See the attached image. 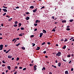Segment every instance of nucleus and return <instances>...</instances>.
<instances>
[{
	"mask_svg": "<svg viewBox=\"0 0 74 74\" xmlns=\"http://www.w3.org/2000/svg\"><path fill=\"white\" fill-rule=\"evenodd\" d=\"M62 55V53H61V52H58V53H57L56 55V56H61V55Z\"/></svg>",
	"mask_w": 74,
	"mask_h": 74,
	"instance_id": "obj_1",
	"label": "nucleus"
},
{
	"mask_svg": "<svg viewBox=\"0 0 74 74\" xmlns=\"http://www.w3.org/2000/svg\"><path fill=\"white\" fill-rule=\"evenodd\" d=\"M0 50H2L3 48V45H0Z\"/></svg>",
	"mask_w": 74,
	"mask_h": 74,
	"instance_id": "obj_2",
	"label": "nucleus"
},
{
	"mask_svg": "<svg viewBox=\"0 0 74 74\" xmlns=\"http://www.w3.org/2000/svg\"><path fill=\"white\" fill-rule=\"evenodd\" d=\"M36 67H37V65H35L34 66V71H36L37 70V68Z\"/></svg>",
	"mask_w": 74,
	"mask_h": 74,
	"instance_id": "obj_3",
	"label": "nucleus"
},
{
	"mask_svg": "<svg viewBox=\"0 0 74 74\" xmlns=\"http://www.w3.org/2000/svg\"><path fill=\"white\" fill-rule=\"evenodd\" d=\"M2 10L4 12H7V10L5 9H3Z\"/></svg>",
	"mask_w": 74,
	"mask_h": 74,
	"instance_id": "obj_4",
	"label": "nucleus"
},
{
	"mask_svg": "<svg viewBox=\"0 0 74 74\" xmlns=\"http://www.w3.org/2000/svg\"><path fill=\"white\" fill-rule=\"evenodd\" d=\"M40 38H41V37H42V35H43V33H40Z\"/></svg>",
	"mask_w": 74,
	"mask_h": 74,
	"instance_id": "obj_5",
	"label": "nucleus"
},
{
	"mask_svg": "<svg viewBox=\"0 0 74 74\" xmlns=\"http://www.w3.org/2000/svg\"><path fill=\"white\" fill-rule=\"evenodd\" d=\"M22 25V24L21 23H19L18 24V27H21Z\"/></svg>",
	"mask_w": 74,
	"mask_h": 74,
	"instance_id": "obj_6",
	"label": "nucleus"
},
{
	"mask_svg": "<svg viewBox=\"0 0 74 74\" xmlns=\"http://www.w3.org/2000/svg\"><path fill=\"white\" fill-rule=\"evenodd\" d=\"M12 57V56L9 55L8 56V58H9V59H11Z\"/></svg>",
	"mask_w": 74,
	"mask_h": 74,
	"instance_id": "obj_7",
	"label": "nucleus"
},
{
	"mask_svg": "<svg viewBox=\"0 0 74 74\" xmlns=\"http://www.w3.org/2000/svg\"><path fill=\"white\" fill-rule=\"evenodd\" d=\"M37 8H36L35 10H33V12H36L37 11Z\"/></svg>",
	"mask_w": 74,
	"mask_h": 74,
	"instance_id": "obj_8",
	"label": "nucleus"
},
{
	"mask_svg": "<svg viewBox=\"0 0 74 74\" xmlns=\"http://www.w3.org/2000/svg\"><path fill=\"white\" fill-rule=\"evenodd\" d=\"M61 66V63L60 62H59L58 63V67H60Z\"/></svg>",
	"mask_w": 74,
	"mask_h": 74,
	"instance_id": "obj_9",
	"label": "nucleus"
},
{
	"mask_svg": "<svg viewBox=\"0 0 74 74\" xmlns=\"http://www.w3.org/2000/svg\"><path fill=\"white\" fill-rule=\"evenodd\" d=\"M29 19H30V17H27L25 18V19H26L27 21L29 20Z\"/></svg>",
	"mask_w": 74,
	"mask_h": 74,
	"instance_id": "obj_10",
	"label": "nucleus"
},
{
	"mask_svg": "<svg viewBox=\"0 0 74 74\" xmlns=\"http://www.w3.org/2000/svg\"><path fill=\"white\" fill-rule=\"evenodd\" d=\"M43 33H47V31H45V30H43Z\"/></svg>",
	"mask_w": 74,
	"mask_h": 74,
	"instance_id": "obj_11",
	"label": "nucleus"
},
{
	"mask_svg": "<svg viewBox=\"0 0 74 74\" xmlns=\"http://www.w3.org/2000/svg\"><path fill=\"white\" fill-rule=\"evenodd\" d=\"M65 74H69V73H68V71H66L65 72Z\"/></svg>",
	"mask_w": 74,
	"mask_h": 74,
	"instance_id": "obj_12",
	"label": "nucleus"
},
{
	"mask_svg": "<svg viewBox=\"0 0 74 74\" xmlns=\"http://www.w3.org/2000/svg\"><path fill=\"white\" fill-rule=\"evenodd\" d=\"M66 46L64 45V46L63 47H62V49H66Z\"/></svg>",
	"mask_w": 74,
	"mask_h": 74,
	"instance_id": "obj_13",
	"label": "nucleus"
},
{
	"mask_svg": "<svg viewBox=\"0 0 74 74\" xmlns=\"http://www.w3.org/2000/svg\"><path fill=\"white\" fill-rule=\"evenodd\" d=\"M40 49V47H37V49H36V50H38Z\"/></svg>",
	"mask_w": 74,
	"mask_h": 74,
	"instance_id": "obj_14",
	"label": "nucleus"
},
{
	"mask_svg": "<svg viewBox=\"0 0 74 74\" xmlns=\"http://www.w3.org/2000/svg\"><path fill=\"white\" fill-rule=\"evenodd\" d=\"M8 68L9 70H11V66H8Z\"/></svg>",
	"mask_w": 74,
	"mask_h": 74,
	"instance_id": "obj_15",
	"label": "nucleus"
},
{
	"mask_svg": "<svg viewBox=\"0 0 74 74\" xmlns=\"http://www.w3.org/2000/svg\"><path fill=\"white\" fill-rule=\"evenodd\" d=\"M30 8L33 9V8H34V6H31L30 7Z\"/></svg>",
	"mask_w": 74,
	"mask_h": 74,
	"instance_id": "obj_16",
	"label": "nucleus"
},
{
	"mask_svg": "<svg viewBox=\"0 0 74 74\" xmlns=\"http://www.w3.org/2000/svg\"><path fill=\"white\" fill-rule=\"evenodd\" d=\"M62 23H65V22H66V20H63L62 21Z\"/></svg>",
	"mask_w": 74,
	"mask_h": 74,
	"instance_id": "obj_17",
	"label": "nucleus"
},
{
	"mask_svg": "<svg viewBox=\"0 0 74 74\" xmlns=\"http://www.w3.org/2000/svg\"><path fill=\"white\" fill-rule=\"evenodd\" d=\"M38 23V20H36V21L35 23Z\"/></svg>",
	"mask_w": 74,
	"mask_h": 74,
	"instance_id": "obj_18",
	"label": "nucleus"
},
{
	"mask_svg": "<svg viewBox=\"0 0 74 74\" xmlns=\"http://www.w3.org/2000/svg\"><path fill=\"white\" fill-rule=\"evenodd\" d=\"M12 19V18H9V19H8V21H11V20Z\"/></svg>",
	"mask_w": 74,
	"mask_h": 74,
	"instance_id": "obj_19",
	"label": "nucleus"
},
{
	"mask_svg": "<svg viewBox=\"0 0 74 74\" xmlns=\"http://www.w3.org/2000/svg\"><path fill=\"white\" fill-rule=\"evenodd\" d=\"M21 49L23 50H25V47H21Z\"/></svg>",
	"mask_w": 74,
	"mask_h": 74,
	"instance_id": "obj_20",
	"label": "nucleus"
},
{
	"mask_svg": "<svg viewBox=\"0 0 74 74\" xmlns=\"http://www.w3.org/2000/svg\"><path fill=\"white\" fill-rule=\"evenodd\" d=\"M73 21H74V20L71 19L69 20V22H73Z\"/></svg>",
	"mask_w": 74,
	"mask_h": 74,
	"instance_id": "obj_21",
	"label": "nucleus"
},
{
	"mask_svg": "<svg viewBox=\"0 0 74 74\" xmlns=\"http://www.w3.org/2000/svg\"><path fill=\"white\" fill-rule=\"evenodd\" d=\"M42 71L44 70H45V67H43V68H42Z\"/></svg>",
	"mask_w": 74,
	"mask_h": 74,
	"instance_id": "obj_22",
	"label": "nucleus"
},
{
	"mask_svg": "<svg viewBox=\"0 0 74 74\" xmlns=\"http://www.w3.org/2000/svg\"><path fill=\"white\" fill-rule=\"evenodd\" d=\"M66 30L68 31L70 30V28H67L66 29Z\"/></svg>",
	"mask_w": 74,
	"mask_h": 74,
	"instance_id": "obj_23",
	"label": "nucleus"
},
{
	"mask_svg": "<svg viewBox=\"0 0 74 74\" xmlns=\"http://www.w3.org/2000/svg\"><path fill=\"white\" fill-rule=\"evenodd\" d=\"M3 8H6V9H7V8H8V7H5L4 6H3Z\"/></svg>",
	"mask_w": 74,
	"mask_h": 74,
	"instance_id": "obj_24",
	"label": "nucleus"
},
{
	"mask_svg": "<svg viewBox=\"0 0 74 74\" xmlns=\"http://www.w3.org/2000/svg\"><path fill=\"white\" fill-rule=\"evenodd\" d=\"M20 44H21L18 43V44L16 45V47H18L19 46V45H20Z\"/></svg>",
	"mask_w": 74,
	"mask_h": 74,
	"instance_id": "obj_25",
	"label": "nucleus"
},
{
	"mask_svg": "<svg viewBox=\"0 0 74 74\" xmlns=\"http://www.w3.org/2000/svg\"><path fill=\"white\" fill-rule=\"evenodd\" d=\"M14 23L15 24V25H16V24H18V21H16L14 22Z\"/></svg>",
	"mask_w": 74,
	"mask_h": 74,
	"instance_id": "obj_26",
	"label": "nucleus"
},
{
	"mask_svg": "<svg viewBox=\"0 0 74 74\" xmlns=\"http://www.w3.org/2000/svg\"><path fill=\"white\" fill-rule=\"evenodd\" d=\"M18 36H23V35L22 34H21L18 35Z\"/></svg>",
	"mask_w": 74,
	"mask_h": 74,
	"instance_id": "obj_27",
	"label": "nucleus"
},
{
	"mask_svg": "<svg viewBox=\"0 0 74 74\" xmlns=\"http://www.w3.org/2000/svg\"><path fill=\"white\" fill-rule=\"evenodd\" d=\"M37 25H38V24L37 23H35L34 24V26H37Z\"/></svg>",
	"mask_w": 74,
	"mask_h": 74,
	"instance_id": "obj_28",
	"label": "nucleus"
},
{
	"mask_svg": "<svg viewBox=\"0 0 74 74\" xmlns=\"http://www.w3.org/2000/svg\"><path fill=\"white\" fill-rule=\"evenodd\" d=\"M45 44V42H43L42 44V45H44V44Z\"/></svg>",
	"mask_w": 74,
	"mask_h": 74,
	"instance_id": "obj_29",
	"label": "nucleus"
},
{
	"mask_svg": "<svg viewBox=\"0 0 74 74\" xmlns=\"http://www.w3.org/2000/svg\"><path fill=\"white\" fill-rule=\"evenodd\" d=\"M34 35H32L31 36H30L31 38L34 37Z\"/></svg>",
	"mask_w": 74,
	"mask_h": 74,
	"instance_id": "obj_30",
	"label": "nucleus"
},
{
	"mask_svg": "<svg viewBox=\"0 0 74 74\" xmlns=\"http://www.w3.org/2000/svg\"><path fill=\"white\" fill-rule=\"evenodd\" d=\"M32 44H33V45H32V46L33 47H34V46H35V45H36V44L34 43H32Z\"/></svg>",
	"mask_w": 74,
	"mask_h": 74,
	"instance_id": "obj_31",
	"label": "nucleus"
},
{
	"mask_svg": "<svg viewBox=\"0 0 74 74\" xmlns=\"http://www.w3.org/2000/svg\"><path fill=\"white\" fill-rule=\"evenodd\" d=\"M21 30H24V29H25L24 28H23V27H21Z\"/></svg>",
	"mask_w": 74,
	"mask_h": 74,
	"instance_id": "obj_32",
	"label": "nucleus"
},
{
	"mask_svg": "<svg viewBox=\"0 0 74 74\" xmlns=\"http://www.w3.org/2000/svg\"><path fill=\"white\" fill-rule=\"evenodd\" d=\"M26 70V68H24L23 69V70L24 71H25V70Z\"/></svg>",
	"mask_w": 74,
	"mask_h": 74,
	"instance_id": "obj_33",
	"label": "nucleus"
},
{
	"mask_svg": "<svg viewBox=\"0 0 74 74\" xmlns=\"http://www.w3.org/2000/svg\"><path fill=\"white\" fill-rule=\"evenodd\" d=\"M5 15H6V13H4L3 15V16H5Z\"/></svg>",
	"mask_w": 74,
	"mask_h": 74,
	"instance_id": "obj_34",
	"label": "nucleus"
},
{
	"mask_svg": "<svg viewBox=\"0 0 74 74\" xmlns=\"http://www.w3.org/2000/svg\"><path fill=\"white\" fill-rule=\"evenodd\" d=\"M62 60H63V61H64V62H67V60H65L64 59H62Z\"/></svg>",
	"mask_w": 74,
	"mask_h": 74,
	"instance_id": "obj_35",
	"label": "nucleus"
},
{
	"mask_svg": "<svg viewBox=\"0 0 74 74\" xmlns=\"http://www.w3.org/2000/svg\"><path fill=\"white\" fill-rule=\"evenodd\" d=\"M19 60V58L18 57L17 58H16V60Z\"/></svg>",
	"mask_w": 74,
	"mask_h": 74,
	"instance_id": "obj_36",
	"label": "nucleus"
},
{
	"mask_svg": "<svg viewBox=\"0 0 74 74\" xmlns=\"http://www.w3.org/2000/svg\"><path fill=\"white\" fill-rule=\"evenodd\" d=\"M55 29H52V31H53V32H55L56 31V30H55Z\"/></svg>",
	"mask_w": 74,
	"mask_h": 74,
	"instance_id": "obj_37",
	"label": "nucleus"
},
{
	"mask_svg": "<svg viewBox=\"0 0 74 74\" xmlns=\"http://www.w3.org/2000/svg\"><path fill=\"white\" fill-rule=\"evenodd\" d=\"M68 41V40H67V39H65V40H64V42H66V41Z\"/></svg>",
	"mask_w": 74,
	"mask_h": 74,
	"instance_id": "obj_38",
	"label": "nucleus"
},
{
	"mask_svg": "<svg viewBox=\"0 0 74 74\" xmlns=\"http://www.w3.org/2000/svg\"><path fill=\"white\" fill-rule=\"evenodd\" d=\"M5 66V64H3L2 65V67H4V66Z\"/></svg>",
	"mask_w": 74,
	"mask_h": 74,
	"instance_id": "obj_39",
	"label": "nucleus"
},
{
	"mask_svg": "<svg viewBox=\"0 0 74 74\" xmlns=\"http://www.w3.org/2000/svg\"><path fill=\"white\" fill-rule=\"evenodd\" d=\"M52 67H54L55 68H56V66H55L54 65H52Z\"/></svg>",
	"mask_w": 74,
	"mask_h": 74,
	"instance_id": "obj_40",
	"label": "nucleus"
},
{
	"mask_svg": "<svg viewBox=\"0 0 74 74\" xmlns=\"http://www.w3.org/2000/svg\"><path fill=\"white\" fill-rule=\"evenodd\" d=\"M46 52H47V51H44L43 52V53H46Z\"/></svg>",
	"mask_w": 74,
	"mask_h": 74,
	"instance_id": "obj_41",
	"label": "nucleus"
},
{
	"mask_svg": "<svg viewBox=\"0 0 74 74\" xmlns=\"http://www.w3.org/2000/svg\"><path fill=\"white\" fill-rule=\"evenodd\" d=\"M67 56L68 57V58H70V55H68Z\"/></svg>",
	"mask_w": 74,
	"mask_h": 74,
	"instance_id": "obj_42",
	"label": "nucleus"
},
{
	"mask_svg": "<svg viewBox=\"0 0 74 74\" xmlns=\"http://www.w3.org/2000/svg\"><path fill=\"white\" fill-rule=\"evenodd\" d=\"M16 40V38H14V39H13L12 41V42H13V41H15V40Z\"/></svg>",
	"mask_w": 74,
	"mask_h": 74,
	"instance_id": "obj_43",
	"label": "nucleus"
},
{
	"mask_svg": "<svg viewBox=\"0 0 74 74\" xmlns=\"http://www.w3.org/2000/svg\"><path fill=\"white\" fill-rule=\"evenodd\" d=\"M2 63H5V62L4 60H3L2 61Z\"/></svg>",
	"mask_w": 74,
	"mask_h": 74,
	"instance_id": "obj_44",
	"label": "nucleus"
},
{
	"mask_svg": "<svg viewBox=\"0 0 74 74\" xmlns=\"http://www.w3.org/2000/svg\"><path fill=\"white\" fill-rule=\"evenodd\" d=\"M25 14H27V15H28V14H29V12H26L25 13Z\"/></svg>",
	"mask_w": 74,
	"mask_h": 74,
	"instance_id": "obj_45",
	"label": "nucleus"
},
{
	"mask_svg": "<svg viewBox=\"0 0 74 74\" xmlns=\"http://www.w3.org/2000/svg\"><path fill=\"white\" fill-rule=\"evenodd\" d=\"M47 44H48V45H50V44H51L50 42H47Z\"/></svg>",
	"mask_w": 74,
	"mask_h": 74,
	"instance_id": "obj_46",
	"label": "nucleus"
},
{
	"mask_svg": "<svg viewBox=\"0 0 74 74\" xmlns=\"http://www.w3.org/2000/svg\"><path fill=\"white\" fill-rule=\"evenodd\" d=\"M18 26V25H14L13 26H14V27H16V26Z\"/></svg>",
	"mask_w": 74,
	"mask_h": 74,
	"instance_id": "obj_47",
	"label": "nucleus"
},
{
	"mask_svg": "<svg viewBox=\"0 0 74 74\" xmlns=\"http://www.w3.org/2000/svg\"><path fill=\"white\" fill-rule=\"evenodd\" d=\"M14 69H18V67H17V66H15Z\"/></svg>",
	"mask_w": 74,
	"mask_h": 74,
	"instance_id": "obj_48",
	"label": "nucleus"
},
{
	"mask_svg": "<svg viewBox=\"0 0 74 74\" xmlns=\"http://www.w3.org/2000/svg\"><path fill=\"white\" fill-rule=\"evenodd\" d=\"M71 63V61L70 60L69 62V64H70V63Z\"/></svg>",
	"mask_w": 74,
	"mask_h": 74,
	"instance_id": "obj_49",
	"label": "nucleus"
},
{
	"mask_svg": "<svg viewBox=\"0 0 74 74\" xmlns=\"http://www.w3.org/2000/svg\"><path fill=\"white\" fill-rule=\"evenodd\" d=\"M37 28H35L34 30V31H37Z\"/></svg>",
	"mask_w": 74,
	"mask_h": 74,
	"instance_id": "obj_50",
	"label": "nucleus"
},
{
	"mask_svg": "<svg viewBox=\"0 0 74 74\" xmlns=\"http://www.w3.org/2000/svg\"><path fill=\"white\" fill-rule=\"evenodd\" d=\"M52 19H55V18L54 17V16H53L52 17Z\"/></svg>",
	"mask_w": 74,
	"mask_h": 74,
	"instance_id": "obj_51",
	"label": "nucleus"
},
{
	"mask_svg": "<svg viewBox=\"0 0 74 74\" xmlns=\"http://www.w3.org/2000/svg\"><path fill=\"white\" fill-rule=\"evenodd\" d=\"M15 8H16L17 9H18V8H19V7H18V6H17Z\"/></svg>",
	"mask_w": 74,
	"mask_h": 74,
	"instance_id": "obj_52",
	"label": "nucleus"
},
{
	"mask_svg": "<svg viewBox=\"0 0 74 74\" xmlns=\"http://www.w3.org/2000/svg\"><path fill=\"white\" fill-rule=\"evenodd\" d=\"M49 74H52V73L51 72H49Z\"/></svg>",
	"mask_w": 74,
	"mask_h": 74,
	"instance_id": "obj_53",
	"label": "nucleus"
},
{
	"mask_svg": "<svg viewBox=\"0 0 74 74\" xmlns=\"http://www.w3.org/2000/svg\"><path fill=\"white\" fill-rule=\"evenodd\" d=\"M19 69H22L23 68L22 67H19Z\"/></svg>",
	"mask_w": 74,
	"mask_h": 74,
	"instance_id": "obj_54",
	"label": "nucleus"
},
{
	"mask_svg": "<svg viewBox=\"0 0 74 74\" xmlns=\"http://www.w3.org/2000/svg\"><path fill=\"white\" fill-rule=\"evenodd\" d=\"M73 68H71V71H73Z\"/></svg>",
	"mask_w": 74,
	"mask_h": 74,
	"instance_id": "obj_55",
	"label": "nucleus"
},
{
	"mask_svg": "<svg viewBox=\"0 0 74 74\" xmlns=\"http://www.w3.org/2000/svg\"><path fill=\"white\" fill-rule=\"evenodd\" d=\"M45 58H48V57L47 56H45Z\"/></svg>",
	"mask_w": 74,
	"mask_h": 74,
	"instance_id": "obj_56",
	"label": "nucleus"
},
{
	"mask_svg": "<svg viewBox=\"0 0 74 74\" xmlns=\"http://www.w3.org/2000/svg\"><path fill=\"white\" fill-rule=\"evenodd\" d=\"M8 52H9L8 51H7L5 52V53H8Z\"/></svg>",
	"mask_w": 74,
	"mask_h": 74,
	"instance_id": "obj_57",
	"label": "nucleus"
},
{
	"mask_svg": "<svg viewBox=\"0 0 74 74\" xmlns=\"http://www.w3.org/2000/svg\"><path fill=\"white\" fill-rule=\"evenodd\" d=\"M61 41H64V40L63 39H62L61 40Z\"/></svg>",
	"mask_w": 74,
	"mask_h": 74,
	"instance_id": "obj_58",
	"label": "nucleus"
},
{
	"mask_svg": "<svg viewBox=\"0 0 74 74\" xmlns=\"http://www.w3.org/2000/svg\"><path fill=\"white\" fill-rule=\"evenodd\" d=\"M70 27V26H67L66 27H67V28H69V27Z\"/></svg>",
	"mask_w": 74,
	"mask_h": 74,
	"instance_id": "obj_59",
	"label": "nucleus"
},
{
	"mask_svg": "<svg viewBox=\"0 0 74 74\" xmlns=\"http://www.w3.org/2000/svg\"><path fill=\"white\" fill-rule=\"evenodd\" d=\"M4 52H6V51H7V50H3Z\"/></svg>",
	"mask_w": 74,
	"mask_h": 74,
	"instance_id": "obj_60",
	"label": "nucleus"
},
{
	"mask_svg": "<svg viewBox=\"0 0 74 74\" xmlns=\"http://www.w3.org/2000/svg\"><path fill=\"white\" fill-rule=\"evenodd\" d=\"M17 73V72L16 71L15 72H14V74H16Z\"/></svg>",
	"mask_w": 74,
	"mask_h": 74,
	"instance_id": "obj_61",
	"label": "nucleus"
},
{
	"mask_svg": "<svg viewBox=\"0 0 74 74\" xmlns=\"http://www.w3.org/2000/svg\"><path fill=\"white\" fill-rule=\"evenodd\" d=\"M16 40H19V38H16Z\"/></svg>",
	"mask_w": 74,
	"mask_h": 74,
	"instance_id": "obj_62",
	"label": "nucleus"
},
{
	"mask_svg": "<svg viewBox=\"0 0 74 74\" xmlns=\"http://www.w3.org/2000/svg\"><path fill=\"white\" fill-rule=\"evenodd\" d=\"M56 45L57 47H58V46H59V45H58V44H56Z\"/></svg>",
	"mask_w": 74,
	"mask_h": 74,
	"instance_id": "obj_63",
	"label": "nucleus"
},
{
	"mask_svg": "<svg viewBox=\"0 0 74 74\" xmlns=\"http://www.w3.org/2000/svg\"><path fill=\"white\" fill-rule=\"evenodd\" d=\"M1 26H3V24L2 23L1 24Z\"/></svg>",
	"mask_w": 74,
	"mask_h": 74,
	"instance_id": "obj_64",
	"label": "nucleus"
}]
</instances>
